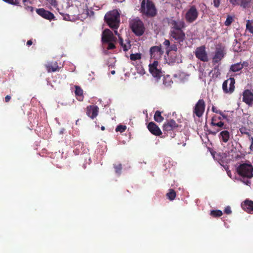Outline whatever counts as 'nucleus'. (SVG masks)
<instances>
[{
	"instance_id": "1",
	"label": "nucleus",
	"mask_w": 253,
	"mask_h": 253,
	"mask_svg": "<svg viewBox=\"0 0 253 253\" xmlns=\"http://www.w3.org/2000/svg\"><path fill=\"white\" fill-rule=\"evenodd\" d=\"M104 20L110 28L114 31L115 35H118L117 29L120 22V15L117 9L107 12L104 16Z\"/></svg>"
},
{
	"instance_id": "2",
	"label": "nucleus",
	"mask_w": 253,
	"mask_h": 253,
	"mask_svg": "<svg viewBox=\"0 0 253 253\" xmlns=\"http://www.w3.org/2000/svg\"><path fill=\"white\" fill-rule=\"evenodd\" d=\"M139 10L142 15L149 18L155 17L157 13L155 4L151 0H143Z\"/></svg>"
},
{
	"instance_id": "3",
	"label": "nucleus",
	"mask_w": 253,
	"mask_h": 253,
	"mask_svg": "<svg viewBox=\"0 0 253 253\" xmlns=\"http://www.w3.org/2000/svg\"><path fill=\"white\" fill-rule=\"evenodd\" d=\"M180 126L173 119L167 120L163 126V130L167 136H169L170 138H173L175 135V132L177 131L178 128Z\"/></svg>"
},
{
	"instance_id": "4",
	"label": "nucleus",
	"mask_w": 253,
	"mask_h": 253,
	"mask_svg": "<svg viewBox=\"0 0 253 253\" xmlns=\"http://www.w3.org/2000/svg\"><path fill=\"white\" fill-rule=\"evenodd\" d=\"M238 174L242 178H251L253 176V167L251 164L244 163L237 168Z\"/></svg>"
},
{
	"instance_id": "5",
	"label": "nucleus",
	"mask_w": 253,
	"mask_h": 253,
	"mask_svg": "<svg viewBox=\"0 0 253 253\" xmlns=\"http://www.w3.org/2000/svg\"><path fill=\"white\" fill-rule=\"evenodd\" d=\"M130 28L132 32L137 36H142L145 29L143 22L138 19H134L131 21Z\"/></svg>"
},
{
	"instance_id": "6",
	"label": "nucleus",
	"mask_w": 253,
	"mask_h": 253,
	"mask_svg": "<svg viewBox=\"0 0 253 253\" xmlns=\"http://www.w3.org/2000/svg\"><path fill=\"white\" fill-rule=\"evenodd\" d=\"M169 36L170 38L175 41L176 42L181 45L186 39V35L183 29L170 31Z\"/></svg>"
},
{
	"instance_id": "7",
	"label": "nucleus",
	"mask_w": 253,
	"mask_h": 253,
	"mask_svg": "<svg viewBox=\"0 0 253 253\" xmlns=\"http://www.w3.org/2000/svg\"><path fill=\"white\" fill-rule=\"evenodd\" d=\"M168 23L170 26V31H174L179 29H184L186 25L183 20H174L172 18L168 19Z\"/></svg>"
},
{
	"instance_id": "8",
	"label": "nucleus",
	"mask_w": 253,
	"mask_h": 253,
	"mask_svg": "<svg viewBox=\"0 0 253 253\" xmlns=\"http://www.w3.org/2000/svg\"><path fill=\"white\" fill-rule=\"evenodd\" d=\"M235 80L234 78H230L225 81L222 84V89L225 93L231 94L235 89Z\"/></svg>"
},
{
	"instance_id": "9",
	"label": "nucleus",
	"mask_w": 253,
	"mask_h": 253,
	"mask_svg": "<svg viewBox=\"0 0 253 253\" xmlns=\"http://www.w3.org/2000/svg\"><path fill=\"white\" fill-rule=\"evenodd\" d=\"M198 16V12L195 6H192L187 10L185 15V19L188 23L195 21Z\"/></svg>"
},
{
	"instance_id": "10",
	"label": "nucleus",
	"mask_w": 253,
	"mask_h": 253,
	"mask_svg": "<svg viewBox=\"0 0 253 253\" xmlns=\"http://www.w3.org/2000/svg\"><path fill=\"white\" fill-rule=\"evenodd\" d=\"M195 55L196 57L201 61L208 62L209 61L208 53L206 51L205 45L197 47L195 51Z\"/></svg>"
},
{
	"instance_id": "11",
	"label": "nucleus",
	"mask_w": 253,
	"mask_h": 253,
	"mask_svg": "<svg viewBox=\"0 0 253 253\" xmlns=\"http://www.w3.org/2000/svg\"><path fill=\"white\" fill-rule=\"evenodd\" d=\"M205 107V101L203 99H199L193 108V114L199 118L202 117L204 113Z\"/></svg>"
},
{
	"instance_id": "12",
	"label": "nucleus",
	"mask_w": 253,
	"mask_h": 253,
	"mask_svg": "<svg viewBox=\"0 0 253 253\" xmlns=\"http://www.w3.org/2000/svg\"><path fill=\"white\" fill-rule=\"evenodd\" d=\"M159 62L157 60H155L152 64L149 65V72L152 75L157 79H160L162 76L161 68L158 67Z\"/></svg>"
},
{
	"instance_id": "13",
	"label": "nucleus",
	"mask_w": 253,
	"mask_h": 253,
	"mask_svg": "<svg viewBox=\"0 0 253 253\" xmlns=\"http://www.w3.org/2000/svg\"><path fill=\"white\" fill-rule=\"evenodd\" d=\"M164 53L161 46H153L150 48V54L151 58L157 60L160 58Z\"/></svg>"
},
{
	"instance_id": "14",
	"label": "nucleus",
	"mask_w": 253,
	"mask_h": 253,
	"mask_svg": "<svg viewBox=\"0 0 253 253\" xmlns=\"http://www.w3.org/2000/svg\"><path fill=\"white\" fill-rule=\"evenodd\" d=\"M116 38L113 36V33L108 29L104 30L102 34V42L103 43H108L115 41Z\"/></svg>"
},
{
	"instance_id": "15",
	"label": "nucleus",
	"mask_w": 253,
	"mask_h": 253,
	"mask_svg": "<svg viewBox=\"0 0 253 253\" xmlns=\"http://www.w3.org/2000/svg\"><path fill=\"white\" fill-rule=\"evenodd\" d=\"M243 101L249 106L253 105V92L250 89H245L243 92Z\"/></svg>"
},
{
	"instance_id": "16",
	"label": "nucleus",
	"mask_w": 253,
	"mask_h": 253,
	"mask_svg": "<svg viewBox=\"0 0 253 253\" xmlns=\"http://www.w3.org/2000/svg\"><path fill=\"white\" fill-rule=\"evenodd\" d=\"M99 108L96 105H89L86 107V113L88 117L93 119L98 114Z\"/></svg>"
},
{
	"instance_id": "17",
	"label": "nucleus",
	"mask_w": 253,
	"mask_h": 253,
	"mask_svg": "<svg viewBox=\"0 0 253 253\" xmlns=\"http://www.w3.org/2000/svg\"><path fill=\"white\" fill-rule=\"evenodd\" d=\"M36 12L43 18L49 20H53L55 18V16L52 13L42 8L37 9Z\"/></svg>"
},
{
	"instance_id": "18",
	"label": "nucleus",
	"mask_w": 253,
	"mask_h": 253,
	"mask_svg": "<svg viewBox=\"0 0 253 253\" xmlns=\"http://www.w3.org/2000/svg\"><path fill=\"white\" fill-rule=\"evenodd\" d=\"M147 128L149 131L154 135L160 136L162 134V131L159 126L153 122L148 124Z\"/></svg>"
},
{
	"instance_id": "19",
	"label": "nucleus",
	"mask_w": 253,
	"mask_h": 253,
	"mask_svg": "<svg viewBox=\"0 0 253 253\" xmlns=\"http://www.w3.org/2000/svg\"><path fill=\"white\" fill-rule=\"evenodd\" d=\"M233 6L240 5L243 8L249 7L252 0H228Z\"/></svg>"
},
{
	"instance_id": "20",
	"label": "nucleus",
	"mask_w": 253,
	"mask_h": 253,
	"mask_svg": "<svg viewBox=\"0 0 253 253\" xmlns=\"http://www.w3.org/2000/svg\"><path fill=\"white\" fill-rule=\"evenodd\" d=\"M211 125L212 126H216L220 128H226V127H223L224 124L222 122L221 117L217 116L216 115H214L212 117Z\"/></svg>"
},
{
	"instance_id": "21",
	"label": "nucleus",
	"mask_w": 253,
	"mask_h": 253,
	"mask_svg": "<svg viewBox=\"0 0 253 253\" xmlns=\"http://www.w3.org/2000/svg\"><path fill=\"white\" fill-rule=\"evenodd\" d=\"M45 67L48 73L58 71L60 69L56 61L49 62L45 65Z\"/></svg>"
},
{
	"instance_id": "22",
	"label": "nucleus",
	"mask_w": 253,
	"mask_h": 253,
	"mask_svg": "<svg viewBox=\"0 0 253 253\" xmlns=\"http://www.w3.org/2000/svg\"><path fill=\"white\" fill-rule=\"evenodd\" d=\"M243 209L248 213H252L253 212V201L250 200H246L242 204Z\"/></svg>"
},
{
	"instance_id": "23",
	"label": "nucleus",
	"mask_w": 253,
	"mask_h": 253,
	"mask_svg": "<svg viewBox=\"0 0 253 253\" xmlns=\"http://www.w3.org/2000/svg\"><path fill=\"white\" fill-rule=\"evenodd\" d=\"M224 57L223 50L219 49L216 50L215 54L212 58V62L214 64L218 63Z\"/></svg>"
},
{
	"instance_id": "24",
	"label": "nucleus",
	"mask_w": 253,
	"mask_h": 253,
	"mask_svg": "<svg viewBox=\"0 0 253 253\" xmlns=\"http://www.w3.org/2000/svg\"><path fill=\"white\" fill-rule=\"evenodd\" d=\"M75 88H76V89L75 91V93L77 97V99L80 101H83V99H84L83 90L82 89V88L80 86H78V85L75 86Z\"/></svg>"
},
{
	"instance_id": "25",
	"label": "nucleus",
	"mask_w": 253,
	"mask_h": 253,
	"mask_svg": "<svg viewBox=\"0 0 253 253\" xmlns=\"http://www.w3.org/2000/svg\"><path fill=\"white\" fill-rule=\"evenodd\" d=\"M219 138L224 143H227L230 138V133L227 130H223L219 134Z\"/></svg>"
},
{
	"instance_id": "26",
	"label": "nucleus",
	"mask_w": 253,
	"mask_h": 253,
	"mask_svg": "<svg viewBox=\"0 0 253 253\" xmlns=\"http://www.w3.org/2000/svg\"><path fill=\"white\" fill-rule=\"evenodd\" d=\"M172 83H173V82H172L170 76L167 75V76L164 77L163 84L166 87L170 86Z\"/></svg>"
},
{
	"instance_id": "27",
	"label": "nucleus",
	"mask_w": 253,
	"mask_h": 253,
	"mask_svg": "<svg viewBox=\"0 0 253 253\" xmlns=\"http://www.w3.org/2000/svg\"><path fill=\"white\" fill-rule=\"evenodd\" d=\"M161 114V112L159 111H156L154 116V119L156 122L158 123H161L164 121V118L162 117Z\"/></svg>"
},
{
	"instance_id": "28",
	"label": "nucleus",
	"mask_w": 253,
	"mask_h": 253,
	"mask_svg": "<svg viewBox=\"0 0 253 253\" xmlns=\"http://www.w3.org/2000/svg\"><path fill=\"white\" fill-rule=\"evenodd\" d=\"M242 69V66L240 65V63L233 64L230 66V70L233 72H238Z\"/></svg>"
},
{
	"instance_id": "29",
	"label": "nucleus",
	"mask_w": 253,
	"mask_h": 253,
	"mask_svg": "<svg viewBox=\"0 0 253 253\" xmlns=\"http://www.w3.org/2000/svg\"><path fill=\"white\" fill-rule=\"evenodd\" d=\"M167 197L170 201L173 200L176 197V192L172 189H170L169 192L167 194Z\"/></svg>"
},
{
	"instance_id": "30",
	"label": "nucleus",
	"mask_w": 253,
	"mask_h": 253,
	"mask_svg": "<svg viewBox=\"0 0 253 253\" xmlns=\"http://www.w3.org/2000/svg\"><path fill=\"white\" fill-rule=\"evenodd\" d=\"M223 213L221 211L217 210H212L210 212V215L213 217H219L222 216Z\"/></svg>"
},
{
	"instance_id": "31",
	"label": "nucleus",
	"mask_w": 253,
	"mask_h": 253,
	"mask_svg": "<svg viewBox=\"0 0 253 253\" xmlns=\"http://www.w3.org/2000/svg\"><path fill=\"white\" fill-rule=\"evenodd\" d=\"M119 43L121 46L123 47L124 51H127L128 49L130 47V44L129 42H127V45L126 43H124L123 39L120 38Z\"/></svg>"
},
{
	"instance_id": "32",
	"label": "nucleus",
	"mask_w": 253,
	"mask_h": 253,
	"mask_svg": "<svg viewBox=\"0 0 253 253\" xmlns=\"http://www.w3.org/2000/svg\"><path fill=\"white\" fill-rule=\"evenodd\" d=\"M33 0H22L23 3L25 6H27L26 8L30 10L31 12L33 11V7L31 6H29V4H31Z\"/></svg>"
},
{
	"instance_id": "33",
	"label": "nucleus",
	"mask_w": 253,
	"mask_h": 253,
	"mask_svg": "<svg viewBox=\"0 0 253 253\" xmlns=\"http://www.w3.org/2000/svg\"><path fill=\"white\" fill-rule=\"evenodd\" d=\"M113 167L115 169V172L117 174L120 175L121 173L122 169V164H114Z\"/></svg>"
},
{
	"instance_id": "34",
	"label": "nucleus",
	"mask_w": 253,
	"mask_h": 253,
	"mask_svg": "<svg viewBox=\"0 0 253 253\" xmlns=\"http://www.w3.org/2000/svg\"><path fill=\"white\" fill-rule=\"evenodd\" d=\"M177 49L178 48L177 47V45H176L175 44H172L171 45H170L169 48H168V49L166 50V54L169 56V54L171 51H176L177 50Z\"/></svg>"
},
{
	"instance_id": "35",
	"label": "nucleus",
	"mask_w": 253,
	"mask_h": 253,
	"mask_svg": "<svg viewBox=\"0 0 253 253\" xmlns=\"http://www.w3.org/2000/svg\"><path fill=\"white\" fill-rule=\"evenodd\" d=\"M141 58V54L140 53H132L130 55V59L132 61H136Z\"/></svg>"
},
{
	"instance_id": "36",
	"label": "nucleus",
	"mask_w": 253,
	"mask_h": 253,
	"mask_svg": "<svg viewBox=\"0 0 253 253\" xmlns=\"http://www.w3.org/2000/svg\"><path fill=\"white\" fill-rule=\"evenodd\" d=\"M126 129V126H124V125H119L118 126L116 129H115V130L117 131V132H124Z\"/></svg>"
},
{
	"instance_id": "37",
	"label": "nucleus",
	"mask_w": 253,
	"mask_h": 253,
	"mask_svg": "<svg viewBox=\"0 0 253 253\" xmlns=\"http://www.w3.org/2000/svg\"><path fill=\"white\" fill-rule=\"evenodd\" d=\"M233 21V18L232 16L228 15L226 20L224 23L225 25L227 26H230Z\"/></svg>"
},
{
	"instance_id": "38",
	"label": "nucleus",
	"mask_w": 253,
	"mask_h": 253,
	"mask_svg": "<svg viewBox=\"0 0 253 253\" xmlns=\"http://www.w3.org/2000/svg\"><path fill=\"white\" fill-rule=\"evenodd\" d=\"M163 44L165 47L166 50H167L169 48L170 45V43L169 40L165 39V41L163 42Z\"/></svg>"
},
{
	"instance_id": "39",
	"label": "nucleus",
	"mask_w": 253,
	"mask_h": 253,
	"mask_svg": "<svg viewBox=\"0 0 253 253\" xmlns=\"http://www.w3.org/2000/svg\"><path fill=\"white\" fill-rule=\"evenodd\" d=\"M240 131L242 134H245L248 133V131H249L250 130L247 128L242 126L240 128Z\"/></svg>"
},
{
	"instance_id": "40",
	"label": "nucleus",
	"mask_w": 253,
	"mask_h": 253,
	"mask_svg": "<svg viewBox=\"0 0 253 253\" xmlns=\"http://www.w3.org/2000/svg\"><path fill=\"white\" fill-rule=\"evenodd\" d=\"M108 47L107 48V49H108V50L113 49H114L115 48V45L112 42H108Z\"/></svg>"
},
{
	"instance_id": "41",
	"label": "nucleus",
	"mask_w": 253,
	"mask_h": 253,
	"mask_svg": "<svg viewBox=\"0 0 253 253\" xmlns=\"http://www.w3.org/2000/svg\"><path fill=\"white\" fill-rule=\"evenodd\" d=\"M224 212L227 214H229L231 213L232 211H231V208L229 206H227V207L225 208V209L224 210Z\"/></svg>"
},
{
	"instance_id": "42",
	"label": "nucleus",
	"mask_w": 253,
	"mask_h": 253,
	"mask_svg": "<svg viewBox=\"0 0 253 253\" xmlns=\"http://www.w3.org/2000/svg\"><path fill=\"white\" fill-rule=\"evenodd\" d=\"M211 109L213 112L216 114H221V111L217 109L214 106H212Z\"/></svg>"
},
{
	"instance_id": "43",
	"label": "nucleus",
	"mask_w": 253,
	"mask_h": 253,
	"mask_svg": "<svg viewBox=\"0 0 253 253\" xmlns=\"http://www.w3.org/2000/svg\"><path fill=\"white\" fill-rule=\"evenodd\" d=\"M220 3V0H213V4L215 7H218Z\"/></svg>"
},
{
	"instance_id": "44",
	"label": "nucleus",
	"mask_w": 253,
	"mask_h": 253,
	"mask_svg": "<svg viewBox=\"0 0 253 253\" xmlns=\"http://www.w3.org/2000/svg\"><path fill=\"white\" fill-rule=\"evenodd\" d=\"M240 65L242 66L243 69L244 67H248L249 65V63L247 61H244L242 63H240Z\"/></svg>"
},
{
	"instance_id": "45",
	"label": "nucleus",
	"mask_w": 253,
	"mask_h": 253,
	"mask_svg": "<svg viewBox=\"0 0 253 253\" xmlns=\"http://www.w3.org/2000/svg\"><path fill=\"white\" fill-rule=\"evenodd\" d=\"M5 2H6L7 3L12 4H16V2L14 1V0H3Z\"/></svg>"
},
{
	"instance_id": "46",
	"label": "nucleus",
	"mask_w": 253,
	"mask_h": 253,
	"mask_svg": "<svg viewBox=\"0 0 253 253\" xmlns=\"http://www.w3.org/2000/svg\"><path fill=\"white\" fill-rule=\"evenodd\" d=\"M11 97L9 95H6L5 97V101L8 102L10 100Z\"/></svg>"
},
{
	"instance_id": "47",
	"label": "nucleus",
	"mask_w": 253,
	"mask_h": 253,
	"mask_svg": "<svg viewBox=\"0 0 253 253\" xmlns=\"http://www.w3.org/2000/svg\"><path fill=\"white\" fill-rule=\"evenodd\" d=\"M221 117L222 119H227V116L225 115L222 111H221V114H219Z\"/></svg>"
},
{
	"instance_id": "48",
	"label": "nucleus",
	"mask_w": 253,
	"mask_h": 253,
	"mask_svg": "<svg viewBox=\"0 0 253 253\" xmlns=\"http://www.w3.org/2000/svg\"><path fill=\"white\" fill-rule=\"evenodd\" d=\"M32 43H33V42L31 40L28 41L27 42V45L28 46L31 45L32 44Z\"/></svg>"
},
{
	"instance_id": "49",
	"label": "nucleus",
	"mask_w": 253,
	"mask_h": 253,
	"mask_svg": "<svg viewBox=\"0 0 253 253\" xmlns=\"http://www.w3.org/2000/svg\"><path fill=\"white\" fill-rule=\"evenodd\" d=\"M220 130V129H218L216 131H214V132L211 131L210 133H211V134H212L215 135V134L217 132H218Z\"/></svg>"
},
{
	"instance_id": "50",
	"label": "nucleus",
	"mask_w": 253,
	"mask_h": 253,
	"mask_svg": "<svg viewBox=\"0 0 253 253\" xmlns=\"http://www.w3.org/2000/svg\"><path fill=\"white\" fill-rule=\"evenodd\" d=\"M244 182L246 183L247 185H249V184L251 183L250 181L248 179H247L245 181H244Z\"/></svg>"
},
{
	"instance_id": "51",
	"label": "nucleus",
	"mask_w": 253,
	"mask_h": 253,
	"mask_svg": "<svg viewBox=\"0 0 253 253\" xmlns=\"http://www.w3.org/2000/svg\"><path fill=\"white\" fill-rule=\"evenodd\" d=\"M250 149L251 151H253V144H251L250 146Z\"/></svg>"
},
{
	"instance_id": "52",
	"label": "nucleus",
	"mask_w": 253,
	"mask_h": 253,
	"mask_svg": "<svg viewBox=\"0 0 253 253\" xmlns=\"http://www.w3.org/2000/svg\"><path fill=\"white\" fill-rule=\"evenodd\" d=\"M249 140L251 141V144H253V137H251L249 138Z\"/></svg>"
},
{
	"instance_id": "53",
	"label": "nucleus",
	"mask_w": 253,
	"mask_h": 253,
	"mask_svg": "<svg viewBox=\"0 0 253 253\" xmlns=\"http://www.w3.org/2000/svg\"><path fill=\"white\" fill-rule=\"evenodd\" d=\"M245 134L247 135L249 137V138L251 137V135L250 133L249 132V131H248V133Z\"/></svg>"
},
{
	"instance_id": "54",
	"label": "nucleus",
	"mask_w": 253,
	"mask_h": 253,
	"mask_svg": "<svg viewBox=\"0 0 253 253\" xmlns=\"http://www.w3.org/2000/svg\"><path fill=\"white\" fill-rule=\"evenodd\" d=\"M175 62V57L173 59H172L171 61V62H172V63Z\"/></svg>"
},
{
	"instance_id": "55",
	"label": "nucleus",
	"mask_w": 253,
	"mask_h": 253,
	"mask_svg": "<svg viewBox=\"0 0 253 253\" xmlns=\"http://www.w3.org/2000/svg\"><path fill=\"white\" fill-rule=\"evenodd\" d=\"M105 127H104V126H102L101 127V129L102 130H105Z\"/></svg>"
},
{
	"instance_id": "56",
	"label": "nucleus",
	"mask_w": 253,
	"mask_h": 253,
	"mask_svg": "<svg viewBox=\"0 0 253 253\" xmlns=\"http://www.w3.org/2000/svg\"><path fill=\"white\" fill-rule=\"evenodd\" d=\"M111 73L112 74V75H114L115 74V71L114 70H113L111 71Z\"/></svg>"
},
{
	"instance_id": "57",
	"label": "nucleus",
	"mask_w": 253,
	"mask_h": 253,
	"mask_svg": "<svg viewBox=\"0 0 253 253\" xmlns=\"http://www.w3.org/2000/svg\"><path fill=\"white\" fill-rule=\"evenodd\" d=\"M227 174L229 176H230V175L231 174V173L230 171H227Z\"/></svg>"
},
{
	"instance_id": "58",
	"label": "nucleus",
	"mask_w": 253,
	"mask_h": 253,
	"mask_svg": "<svg viewBox=\"0 0 253 253\" xmlns=\"http://www.w3.org/2000/svg\"><path fill=\"white\" fill-rule=\"evenodd\" d=\"M85 168H86L85 165H84V169H85Z\"/></svg>"
},
{
	"instance_id": "59",
	"label": "nucleus",
	"mask_w": 253,
	"mask_h": 253,
	"mask_svg": "<svg viewBox=\"0 0 253 253\" xmlns=\"http://www.w3.org/2000/svg\"><path fill=\"white\" fill-rule=\"evenodd\" d=\"M185 145H186V143H184L183 144V146H185Z\"/></svg>"
}]
</instances>
